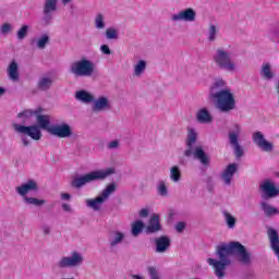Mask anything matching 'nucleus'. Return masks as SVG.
Listing matches in <instances>:
<instances>
[{
    "mask_svg": "<svg viewBox=\"0 0 279 279\" xmlns=\"http://www.w3.org/2000/svg\"><path fill=\"white\" fill-rule=\"evenodd\" d=\"M216 256L218 259L208 258L207 263L213 267L215 276L219 279L226 278V269L232 265L230 256H236L242 265L252 263V253L247 252L245 245L236 241L218 245L216 247Z\"/></svg>",
    "mask_w": 279,
    "mask_h": 279,
    "instance_id": "obj_1",
    "label": "nucleus"
},
{
    "mask_svg": "<svg viewBox=\"0 0 279 279\" xmlns=\"http://www.w3.org/2000/svg\"><path fill=\"white\" fill-rule=\"evenodd\" d=\"M209 99L216 104V108L223 114H230L236 109V99L230 88H226V81H216L209 89Z\"/></svg>",
    "mask_w": 279,
    "mask_h": 279,
    "instance_id": "obj_2",
    "label": "nucleus"
},
{
    "mask_svg": "<svg viewBox=\"0 0 279 279\" xmlns=\"http://www.w3.org/2000/svg\"><path fill=\"white\" fill-rule=\"evenodd\" d=\"M45 109L41 107L35 110V117L37 124L25 126L23 124H13L15 132L19 134H24L25 136H29L33 141H40L43 138L41 130H46L49 133V129H51V116L43 114Z\"/></svg>",
    "mask_w": 279,
    "mask_h": 279,
    "instance_id": "obj_3",
    "label": "nucleus"
},
{
    "mask_svg": "<svg viewBox=\"0 0 279 279\" xmlns=\"http://www.w3.org/2000/svg\"><path fill=\"white\" fill-rule=\"evenodd\" d=\"M195 143H197V132L195 129H189L185 140L186 149L183 155L185 158H191L193 156V158L198 160L203 167H208L210 165V157H208V154L204 150V146L198 145L194 147Z\"/></svg>",
    "mask_w": 279,
    "mask_h": 279,
    "instance_id": "obj_4",
    "label": "nucleus"
},
{
    "mask_svg": "<svg viewBox=\"0 0 279 279\" xmlns=\"http://www.w3.org/2000/svg\"><path fill=\"white\" fill-rule=\"evenodd\" d=\"M110 175H114V168L95 170L81 177L74 178L71 181V186L73 189H82V186H86V184H90V182L106 180V178H110Z\"/></svg>",
    "mask_w": 279,
    "mask_h": 279,
    "instance_id": "obj_5",
    "label": "nucleus"
},
{
    "mask_svg": "<svg viewBox=\"0 0 279 279\" xmlns=\"http://www.w3.org/2000/svg\"><path fill=\"white\" fill-rule=\"evenodd\" d=\"M213 61L220 71H228V73L236 71V63L232 60V52L226 50V48L216 49Z\"/></svg>",
    "mask_w": 279,
    "mask_h": 279,
    "instance_id": "obj_6",
    "label": "nucleus"
},
{
    "mask_svg": "<svg viewBox=\"0 0 279 279\" xmlns=\"http://www.w3.org/2000/svg\"><path fill=\"white\" fill-rule=\"evenodd\" d=\"M69 71L72 75H74V77H90L93 73H95V63L86 58H83L71 63Z\"/></svg>",
    "mask_w": 279,
    "mask_h": 279,
    "instance_id": "obj_7",
    "label": "nucleus"
},
{
    "mask_svg": "<svg viewBox=\"0 0 279 279\" xmlns=\"http://www.w3.org/2000/svg\"><path fill=\"white\" fill-rule=\"evenodd\" d=\"M58 12V0H45L40 23L47 27L53 23V14Z\"/></svg>",
    "mask_w": 279,
    "mask_h": 279,
    "instance_id": "obj_8",
    "label": "nucleus"
},
{
    "mask_svg": "<svg viewBox=\"0 0 279 279\" xmlns=\"http://www.w3.org/2000/svg\"><path fill=\"white\" fill-rule=\"evenodd\" d=\"M84 263V256L78 252H73L71 256L62 257L58 263L59 269H66L69 267H80Z\"/></svg>",
    "mask_w": 279,
    "mask_h": 279,
    "instance_id": "obj_9",
    "label": "nucleus"
},
{
    "mask_svg": "<svg viewBox=\"0 0 279 279\" xmlns=\"http://www.w3.org/2000/svg\"><path fill=\"white\" fill-rule=\"evenodd\" d=\"M259 191L263 199H274V197L279 195V186L274 184L271 180H265L259 184Z\"/></svg>",
    "mask_w": 279,
    "mask_h": 279,
    "instance_id": "obj_10",
    "label": "nucleus"
},
{
    "mask_svg": "<svg viewBox=\"0 0 279 279\" xmlns=\"http://www.w3.org/2000/svg\"><path fill=\"white\" fill-rule=\"evenodd\" d=\"M48 133L58 138H71L73 136V129L69 123L54 124L48 129Z\"/></svg>",
    "mask_w": 279,
    "mask_h": 279,
    "instance_id": "obj_11",
    "label": "nucleus"
},
{
    "mask_svg": "<svg viewBox=\"0 0 279 279\" xmlns=\"http://www.w3.org/2000/svg\"><path fill=\"white\" fill-rule=\"evenodd\" d=\"M235 173H239V163H229L220 173V180L222 184H225V186H231Z\"/></svg>",
    "mask_w": 279,
    "mask_h": 279,
    "instance_id": "obj_12",
    "label": "nucleus"
},
{
    "mask_svg": "<svg viewBox=\"0 0 279 279\" xmlns=\"http://www.w3.org/2000/svg\"><path fill=\"white\" fill-rule=\"evenodd\" d=\"M253 143L263 151H274V144L265 140V135L260 131L253 133Z\"/></svg>",
    "mask_w": 279,
    "mask_h": 279,
    "instance_id": "obj_13",
    "label": "nucleus"
},
{
    "mask_svg": "<svg viewBox=\"0 0 279 279\" xmlns=\"http://www.w3.org/2000/svg\"><path fill=\"white\" fill-rule=\"evenodd\" d=\"M229 143L231 147H233V154L236 160L245 156V150L243 149V146L239 144V133H235V132L229 133Z\"/></svg>",
    "mask_w": 279,
    "mask_h": 279,
    "instance_id": "obj_14",
    "label": "nucleus"
},
{
    "mask_svg": "<svg viewBox=\"0 0 279 279\" xmlns=\"http://www.w3.org/2000/svg\"><path fill=\"white\" fill-rule=\"evenodd\" d=\"M171 250V238L169 235H160L155 238V252L157 254H165Z\"/></svg>",
    "mask_w": 279,
    "mask_h": 279,
    "instance_id": "obj_15",
    "label": "nucleus"
},
{
    "mask_svg": "<svg viewBox=\"0 0 279 279\" xmlns=\"http://www.w3.org/2000/svg\"><path fill=\"white\" fill-rule=\"evenodd\" d=\"M196 16H197V13L195 12V10L189 8L177 14H173L171 16V21H173L174 23H178V21H185V23H193Z\"/></svg>",
    "mask_w": 279,
    "mask_h": 279,
    "instance_id": "obj_16",
    "label": "nucleus"
},
{
    "mask_svg": "<svg viewBox=\"0 0 279 279\" xmlns=\"http://www.w3.org/2000/svg\"><path fill=\"white\" fill-rule=\"evenodd\" d=\"M92 110L93 112H104L106 110H112L110 99L106 96H99L97 99L94 98Z\"/></svg>",
    "mask_w": 279,
    "mask_h": 279,
    "instance_id": "obj_17",
    "label": "nucleus"
},
{
    "mask_svg": "<svg viewBox=\"0 0 279 279\" xmlns=\"http://www.w3.org/2000/svg\"><path fill=\"white\" fill-rule=\"evenodd\" d=\"M15 191L21 195V197H26L27 193H38V182L28 180L26 183L17 186Z\"/></svg>",
    "mask_w": 279,
    "mask_h": 279,
    "instance_id": "obj_18",
    "label": "nucleus"
},
{
    "mask_svg": "<svg viewBox=\"0 0 279 279\" xmlns=\"http://www.w3.org/2000/svg\"><path fill=\"white\" fill-rule=\"evenodd\" d=\"M161 230L162 225H160V216H158V214H154L148 221L145 232L147 234H157V232H161Z\"/></svg>",
    "mask_w": 279,
    "mask_h": 279,
    "instance_id": "obj_19",
    "label": "nucleus"
},
{
    "mask_svg": "<svg viewBox=\"0 0 279 279\" xmlns=\"http://www.w3.org/2000/svg\"><path fill=\"white\" fill-rule=\"evenodd\" d=\"M8 76L11 82H19L21 80V74L19 73V63L15 60L11 61L8 69Z\"/></svg>",
    "mask_w": 279,
    "mask_h": 279,
    "instance_id": "obj_20",
    "label": "nucleus"
},
{
    "mask_svg": "<svg viewBox=\"0 0 279 279\" xmlns=\"http://www.w3.org/2000/svg\"><path fill=\"white\" fill-rule=\"evenodd\" d=\"M196 121L198 123H205V124H208L213 121V114H210V111H208V108H201L196 112Z\"/></svg>",
    "mask_w": 279,
    "mask_h": 279,
    "instance_id": "obj_21",
    "label": "nucleus"
},
{
    "mask_svg": "<svg viewBox=\"0 0 279 279\" xmlns=\"http://www.w3.org/2000/svg\"><path fill=\"white\" fill-rule=\"evenodd\" d=\"M75 99L81 101V104H93V101H95V96L85 89H81L75 93Z\"/></svg>",
    "mask_w": 279,
    "mask_h": 279,
    "instance_id": "obj_22",
    "label": "nucleus"
},
{
    "mask_svg": "<svg viewBox=\"0 0 279 279\" xmlns=\"http://www.w3.org/2000/svg\"><path fill=\"white\" fill-rule=\"evenodd\" d=\"M51 86H53V78L48 76H43L37 82V88L43 93H47V90H49Z\"/></svg>",
    "mask_w": 279,
    "mask_h": 279,
    "instance_id": "obj_23",
    "label": "nucleus"
},
{
    "mask_svg": "<svg viewBox=\"0 0 279 279\" xmlns=\"http://www.w3.org/2000/svg\"><path fill=\"white\" fill-rule=\"evenodd\" d=\"M105 198L102 195L97 196L96 198H89L86 201L87 208H93L95 211L101 210V206L105 203Z\"/></svg>",
    "mask_w": 279,
    "mask_h": 279,
    "instance_id": "obj_24",
    "label": "nucleus"
},
{
    "mask_svg": "<svg viewBox=\"0 0 279 279\" xmlns=\"http://www.w3.org/2000/svg\"><path fill=\"white\" fill-rule=\"evenodd\" d=\"M259 73H260L263 80H266L267 82H270V80L272 77H275V74L271 71V63H264L262 65Z\"/></svg>",
    "mask_w": 279,
    "mask_h": 279,
    "instance_id": "obj_25",
    "label": "nucleus"
},
{
    "mask_svg": "<svg viewBox=\"0 0 279 279\" xmlns=\"http://www.w3.org/2000/svg\"><path fill=\"white\" fill-rule=\"evenodd\" d=\"M260 208L264 211L265 217H274L279 215L278 207H274L265 202L260 204Z\"/></svg>",
    "mask_w": 279,
    "mask_h": 279,
    "instance_id": "obj_26",
    "label": "nucleus"
},
{
    "mask_svg": "<svg viewBox=\"0 0 279 279\" xmlns=\"http://www.w3.org/2000/svg\"><path fill=\"white\" fill-rule=\"evenodd\" d=\"M123 239H125V233L121 231H116L114 236L110 238L109 245L110 247H117V245H121L123 243Z\"/></svg>",
    "mask_w": 279,
    "mask_h": 279,
    "instance_id": "obj_27",
    "label": "nucleus"
},
{
    "mask_svg": "<svg viewBox=\"0 0 279 279\" xmlns=\"http://www.w3.org/2000/svg\"><path fill=\"white\" fill-rule=\"evenodd\" d=\"M113 193H117V183L116 182L108 184L106 186V189L102 190L100 196H102L104 201L106 202V199H109L110 195H112Z\"/></svg>",
    "mask_w": 279,
    "mask_h": 279,
    "instance_id": "obj_28",
    "label": "nucleus"
},
{
    "mask_svg": "<svg viewBox=\"0 0 279 279\" xmlns=\"http://www.w3.org/2000/svg\"><path fill=\"white\" fill-rule=\"evenodd\" d=\"M222 215L225 217V221H226L229 230H234V228H236V218H234V216H232V214H230L229 211H226V210L222 211Z\"/></svg>",
    "mask_w": 279,
    "mask_h": 279,
    "instance_id": "obj_29",
    "label": "nucleus"
},
{
    "mask_svg": "<svg viewBox=\"0 0 279 279\" xmlns=\"http://www.w3.org/2000/svg\"><path fill=\"white\" fill-rule=\"evenodd\" d=\"M24 202L28 206H36L37 208H40L41 206H45V204H47V201L45 199H39L36 197H28V196L24 197Z\"/></svg>",
    "mask_w": 279,
    "mask_h": 279,
    "instance_id": "obj_30",
    "label": "nucleus"
},
{
    "mask_svg": "<svg viewBox=\"0 0 279 279\" xmlns=\"http://www.w3.org/2000/svg\"><path fill=\"white\" fill-rule=\"evenodd\" d=\"M35 114L36 116V110H24L20 113H17V119H22V125H26L27 121H29V119H32V116Z\"/></svg>",
    "mask_w": 279,
    "mask_h": 279,
    "instance_id": "obj_31",
    "label": "nucleus"
},
{
    "mask_svg": "<svg viewBox=\"0 0 279 279\" xmlns=\"http://www.w3.org/2000/svg\"><path fill=\"white\" fill-rule=\"evenodd\" d=\"M145 69H147V61L140 60L137 64L134 66V75L135 77H141L143 73H145Z\"/></svg>",
    "mask_w": 279,
    "mask_h": 279,
    "instance_id": "obj_32",
    "label": "nucleus"
},
{
    "mask_svg": "<svg viewBox=\"0 0 279 279\" xmlns=\"http://www.w3.org/2000/svg\"><path fill=\"white\" fill-rule=\"evenodd\" d=\"M143 228H145V222L141 220H136L135 222L132 223L131 233L134 236H138V234L143 232Z\"/></svg>",
    "mask_w": 279,
    "mask_h": 279,
    "instance_id": "obj_33",
    "label": "nucleus"
},
{
    "mask_svg": "<svg viewBox=\"0 0 279 279\" xmlns=\"http://www.w3.org/2000/svg\"><path fill=\"white\" fill-rule=\"evenodd\" d=\"M157 193L160 195V197H169V189L167 187V183H165V181H158Z\"/></svg>",
    "mask_w": 279,
    "mask_h": 279,
    "instance_id": "obj_34",
    "label": "nucleus"
},
{
    "mask_svg": "<svg viewBox=\"0 0 279 279\" xmlns=\"http://www.w3.org/2000/svg\"><path fill=\"white\" fill-rule=\"evenodd\" d=\"M170 180H172V182H180V180H182V172L180 171V167L173 166L170 169Z\"/></svg>",
    "mask_w": 279,
    "mask_h": 279,
    "instance_id": "obj_35",
    "label": "nucleus"
},
{
    "mask_svg": "<svg viewBox=\"0 0 279 279\" xmlns=\"http://www.w3.org/2000/svg\"><path fill=\"white\" fill-rule=\"evenodd\" d=\"M51 38H49V35L44 34L37 39V49H46L47 45H49Z\"/></svg>",
    "mask_w": 279,
    "mask_h": 279,
    "instance_id": "obj_36",
    "label": "nucleus"
},
{
    "mask_svg": "<svg viewBox=\"0 0 279 279\" xmlns=\"http://www.w3.org/2000/svg\"><path fill=\"white\" fill-rule=\"evenodd\" d=\"M105 36L107 40H119V32H117V28L113 27L107 28Z\"/></svg>",
    "mask_w": 279,
    "mask_h": 279,
    "instance_id": "obj_37",
    "label": "nucleus"
},
{
    "mask_svg": "<svg viewBox=\"0 0 279 279\" xmlns=\"http://www.w3.org/2000/svg\"><path fill=\"white\" fill-rule=\"evenodd\" d=\"M27 34H29V26L22 25V27L16 33L17 40H25V38H27Z\"/></svg>",
    "mask_w": 279,
    "mask_h": 279,
    "instance_id": "obj_38",
    "label": "nucleus"
},
{
    "mask_svg": "<svg viewBox=\"0 0 279 279\" xmlns=\"http://www.w3.org/2000/svg\"><path fill=\"white\" fill-rule=\"evenodd\" d=\"M96 29H106V22L104 21V14H98L95 17Z\"/></svg>",
    "mask_w": 279,
    "mask_h": 279,
    "instance_id": "obj_39",
    "label": "nucleus"
},
{
    "mask_svg": "<svg viewBox=\"0 0 279 279\" xmlns=\"http://www.w3.org/2000/svg\"><path fill=\"white\" fill-rule=\"evenodd\" d=\"M208 40L209 43H215V40H217V26H215V24L209 25Z\"/></svg>",
    "mask_w": 279,
    "mask_h": 279,
    "instance_id": "obj_40",
    "label": "nucleus"
},
{
    "mask_svg": "<svg viewBox=\"0 0 279 279\" xmlns=\"http://www.w3.org/2000/svg\"><path fill=\"white\" fill-rule=\"evenodd\" d=\"M149 279H160V271L157 270L154 266L147 267Z\"/></svg>",
    "mask_w": 279,
    "mask_h": 279,
    "instance_id": "obj_41",
    "label": "nucleus"
},
{
    "mask_svg": "<svg viewBox=\"0 0 279 279\" xmlns=\"http://www.w3.org/2000/svg\"><path fill=\"white\" fill-rule=\"evenodd\" d=\"M1 34H10L12 32V24L5 23L0 28Z\"/></svg>",
    "mask_w": 279,
    "mask_h": 279,
    "instance_id": "obj_42",
    "label": "nucleus"
},
{
    "mask_svg": "<svg viewBox=\"0 0 279 279\" xmlns=\"http://www.w3.org/2000/svg\"><path fill=\"white\" fill-rule=\"evenodd\" d=\"M100 51L105 56H111L112 54V50H110V46L109 45H101L100 46Z\"/></svg>",
    "mask_w": 279,
    "mask_h": 279,
    "instance_id": "obj_43",
    "label": "nucleus"
},
{
    "mask_svg": "<svg viewBox=\"0 0 279 279\" xmlns=\"http://www.w3.org/2000/svg\"><path fill=\"white\" fill-rule=\"evenodd\" d=\"M175 230L177 232L181 233L184 232V230H186V222L184 221H180L175 225Z\"/></svg>",
    "mask_w": 279,
    "mask_h": 279,
    "instance_id": "obj_44",
    "label": "nucleus"
},
{
    "mask_svg": "<svg viewBox=\"0 0 279 279\" xmlns=\"http://www.w3.org/2000/svg\"><path fill=\"white\" fill-rule=\"evenodd\" d=\"M119 145H120L119 140H114V141L110 142L107 145V147H108V149H119Z\"/></svg>",
    "mask_w": 279,
    "mask_h": 279,
    "instance_id": "obj_45",
    "label": "nucleus"
},
{
    "mask_svg": "<svg viewBox=\"0 0 279 279\" xmlns=\"http://www.w3.org/2000/svg\"><path fill=\"white\" fill-rule=\"evenodd\" d=\"M140 217H142V218L149 217V209L148 208H143L142 210H140Z\"/></svg>",
    "mask_w": 279,
    "mask_h": 279,
    "instance_id": "obj_46",
    "label": "nucleus"
},
{
    "mask_svg": "<svg viewBox=\"0 0 279 279\" xmlns=\"http://www.w3.org/2000/svg\"><path fill=\"white\" fill-rule=\"evenodd\" d=\"M41 230H43V233H44L45 235L51 234V227H49V226H47V225L43 226V227H41Z\"/></svg>",
    "mask_w": 279,
    "mask_h": 279,
    "instance_id": "obj_47",
    "label": "nucleus"
},
{
    "mask_svg": "<svg viewBox=\"0 0 279 279\" xmlns=\"http://www.w3.org/2000/svg\"><path fill=\"white\" fill-rule=\"evenodd\" d=\"M62 208L65 213H71V205L63 203L62 204Z\"/></svg>",
    "mask_w": 279,
    "mask_h": 279,
    "instance_id": "obj_48",
    "label": "nucleus"
},
{
    "mask_svg": "<svg viewBox=\"0 0 279 279\" xmlns=\"http://www.w3.org/2000/svg\"><path fill=\"white\" fill-rule=\"evenodd\" d=\"M22 143H23V145H24V147H29V141H28V138L27 137H22Z\"/></svg>",
    "mask_w": 279,
    "mask_h": 279,
    "instance_id": "obj_49",
    "label": "nucleus"
},
{
    "mask_svg": "<svg viewBox=\"0 0 279 279\" xmlns=\"http://www.w3.org/2000/svg\"><path fill=\"white\" fill-rule=\"evenodd\" d=\"M61 198H63V199H71V194H69V193H62V194H61Z\"/></svg>",
    "mask_w": 279,
    "mask_h": 279,
    "instance_id": "obj_50",
    "label": "nucleus"
},
{
    "mask_svg": "<svg viewBox=\"0 0 279 279\" xmlns=\"http://www.w3.org/2000/svg\"><path fill=\"white\" fill-rule=\"evenodd\" d=\"M132 279H143V276L141 275H131Z\"/></svg>",
    "mask_w": 279,
    "mask_h": 279,
    "instance_id": "obj_51",
    "label": "nucleus"
},
{
    "mask_svg": "<svg viewBox=\"0 0 279 279\" xmlns=\"http://www.w3.org/2000/svg\"><path fill=\"white\" fill-rule=\"evenodd\" d=\"M3 95H5V88L0 87V97L3 96Z\"/></svg>",
    "mask_w": 279,
    "mask_h": 279,
    "instance_id": "obj_52",
    "label": "nucleus"
},
{
    "mask_svg": "<svg viewBox=\"0 0 279 279\" xmlns=\"http://www.w3.org/2000/svg\"><path fill=\"white\" fill-rule=\"evenodd\" d=\"M63 5H66V3H71V0H62Z\"/></svg>",
    "mask_w": 279,
    "mask_h": 279,
    "instance_id": "obj_53",
    "label": "nucleus"
},
{
    "mask_svg": "<svg viewBox=\"0 0 279 279\" xmlns=\"http://www.w3.org/2000/svg\"><path fill=\"white\" fill-rule=\"evenodd\" d=\"M236 130H239V125H235Z\"/></svg>",
    "mask_w": 279,
    "mask_h": 279,
    "instance_id": "obj_54",
    "label": "nucleus"
}]
</instances>
